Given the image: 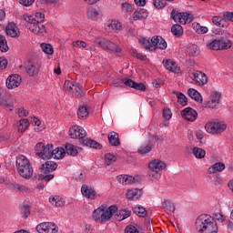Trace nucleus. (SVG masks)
I'll return each mask as SVG.
<instances>
[{"label":"nucleus","instance_id":"63","mask_svg":"<svg viewBox=\"0 0 233 233\" xmlns=\"http://www.w3.org/2000/svg\"><path fill=\"white\" fill-rule=\"evenodd\" d=\"M223 18L225 21H231V23H233V12H224Z\"/></svg>","mask_w":233,"mask_h":233},{"label":"nucleus","instance_id":"33","mask_svg":"<svg viewBox=\"0 0 233 233\" xmlns=\"http://www.w3.org/2000/svg\"><path fill=\"white\" fill-rule=\"evenodd\" d=\"M65 148H66V154L68 156H72L73 157H76V156H77L79 154L77 147H76V146H74V144L66 143L65 145Z\"/></svg>","mask_w":233,"mask_h":233},{"label":"nucleus","instance_id":"25","mask_svg":"<svg viewBox=\"0 0 233 233\" xmlns=\"http://www.w3.org/2000/svg\"><path fill=\"white\" fill-rule=\"evenodd\" d=\"M163 63H165V67L167 68V70H169V72H174L175 74H179L181 72V68L177 66V64H176V62L172 60H166V62L163 61Z\"/></svg>","mask_w":233,"mask_h":233},{"label":"nucleus","instance_id":"16","mask_svg":"<svg viewBox=\"0 0 233 233\" xmlns=\"http://www.w3.org/2000/svg\"><path fill=\"white\" fill-rule=\"evenodd\" d=\"M5 85L7 88H17L21 85V76L19 75L9 76L6 79Z\"/></svg>","mask_w":233,"mask_h":233},{"label":"nucleus","instance_id":"21","mask_svg":"<svg viewBox=\"0 0 233 233\" xmlns=\"http://www.w3.org/2000/svg\"><path fill=\"white\" fill-rule=\"evenodd\" d=\"M141 196H143V189L132 188L127 192V198L131 201H137Z\"/></svg>","mask_w":233,"mask_h":233},{"label":"nucleus","instance_id":"20","mask_svg":"<svg viewBox=\"0 0 233 233\" xmlns=\"http://www.w3.org/2000/svg\"><path fill=\"white\" fill-rule=\"evenodd\" d=\"M194 81L196 82V85L203 86V85H207V83H208V78L205 73L197 71L194 73Z\"/></svg>","mask_w":233,"mask_h":233},{"label":"nucleus","instance_id":"43","mask_svg":"<svg viewBox=\"0 0 233 233\" xmlns=\"http://www.w3.org/2000/svg\"><path fill=\"white\" fill-rule=\"evenodd\" d=\"M193 154H194L195 157H197V159H203V157H205L207 152L205 151V149H203L201 147H195L193 148Z\"/></svg>","mask_w":233,"mask_h":233},{"label":"nucleus","instance_id":"27","mask_svg":"<svg viewBox=\"0 0 233 233\" xmlns=\"http://www.w3.org/2000/svg\"><path fill=\"white\" fill-rule=\"evenodd\" d=\"M107 137L111 147H119V145H121V142L119 141V134L116 132H110Z\"/></svg>","mask_w":233,"mask_h":233},{"label":"nucleus","instance_id":"57","mask_svg":"<svg viewBox=\"0 0 233 233\" xmlns=\"http://www.w3.org/2000/svg\"><path fill=\"white\" fill-rule=\"evenodd\" d=\"M163 207L169 210V212H175L176 210V207H174V204L171 202H168L167 200H165L163 202Z\"/></svg>","mask_w":233,"mask_h":233},{"label":"nucleus","instance_id":"41","mask_svg":"<svg viewBox=\"0 0 233 233\" xmlns=\"http://www.w3.org/2000/svg\"><path fill=\"white\" fill-rule=\"evenodd\" d=\"M171 32L176 37H181V35L183 34V26L179 24H175L171 26Z\"/></svg>","mask_w":233,"mask_h":233},{"label":"nucleus","instance_id":"12","mask_svg":"<svg viewBox=\"0 0 233 233\" xmlns=\"http://www.w3.org/2000/svg\"><path fill=\"white\" fill-rule=\"evenodd\" d=\"M15 103V96H12L5 89H2V92L0 93V106H5V108H14Z\"/></svg>","mask_w":233,"mask_h":233},{"label":"nucleus","instance_id":"17","mask_svg":"<svg viewBox=\"0 0 233 233\" xmlns=\"http://www.w3.org/2000/svg\"><path fill=\"white\" fill-rule=\"evenodd\" d=\"M181 114L184 119H187V121H190L191 123L198 119V112L192 107H186Z\"/></svg>","mask_w":233,"mask_h":233},{"label":"nucleus","instance_id":"44","mask_svg":"<svg viewBox=\"0 0 233 233\" xmlns=\"http://www.w3.org/2000/svg\"><path fill=\"white\" fill-rule=\"evenodd\" d=\"M86 14H87V18L94 21V19H97V16L99 15V10L94 7H91L87 9Z\"/></svg>","mask_w":233,"mask_h":233},{"label":"nucleus","instance_id":"52","mask_svg":"<svg viewBox=\"0 0 233 233\" xmlns=\"http://www.w3.org/2000/svg\"><path fill=\"white\" fill-rule=\"evenodd\" d=\"M53 178H54V175L52 174L47 175V174L41 173L38 176L39 181H46V183H48V181H52Z\"/></svg>","mask_w":233,"mask_h":233},{"label":"nucleus","instance_id":"29","mask_svg":"<svg viewBox=\"0 0 233 233\" xmlns=\"http://www.w3.org/2000/svg\"><path fill=\"white\" fill-rule=\"evenodd\" d=\"M82 145H85L86 147H90V148H96L97 150H101V148H103V145H101L99 142L86 137L82 142Z\"/></svg>","mask_w":233,"mask_h":233},{"label":"nucleus","instance_id":"32","mask_svg":"<svg viewBox=\"0 0 233 233\" xmlns=\"http://www.w3.org/2000/svg\"><path fill=\"white\" fill-rule=\"evenodd\" d=\"M66 156V150L63 147H56V149L53 148L52 150V157L55 159H63Z\"/></svg>","mask_w":233,"mask_h":233},{"label":"nucleus","instance_id":"13","mask_svg":"<svg viewBox=\"0 0 233 233\" xmlns=\"http://www.w3.org/2000/svg\"><path fill=\"white\" fill-rule=\"evenodd\" d=\"M36 230L39 233H57L59 228L52 222H44L36 226Z\"/></svg>","mask_w":233,"mask_h":233},{"label":"nucleus","instance_id":"11","mask_svg":"<svg viewBox=\"0 0 233 233\" xmlns=\"http://www.w3.org/2000/svg\"><path fill=\"white\" fill-rule=\"evenodd\" d=\"M15 103V96H12L5 89H2V92L0 93V106H5V108H14Z\"/></svg>","mask_w":233,"mask_h":233},{"label":"nucleus","instance_id":"47","mask_svg":"<svg viewBox=\"0 0 233 233\" xmlns=\"http://www.w3.org/2000/svg\"><path fill=\"white\" fill-rule=\"evenodd\" d=\"M116 159H117V157H116L114 154L106 153L105 155V163H106V165H107V167H110V165H112V163H116Z\"/></svg>","mask_w":233,"mask_h":233},{"label":"nucleus","instance_id":"34","mask_svg":"<svg viewBox=\"0 0 233 233\" xmlns=\"http://www.w3.org/2000/svg\"><path fill=\"white\" fill-rule=\"evenodd\" d=\"M187 95L189 96V97H191V99L198 101V103H201L203 101V97H201V94L194 88H189L187 90Z\"/></svg>","mask_w":233,"mask_h":233},{"label":"nucleus","instance_id":"28","mask_svg":"<svg viewBox=\"0 0 233 233\" xmlns=\"http://www.w3.org/2000/svg\"><path fill=\"white\" fill-rule=\"evenodd\" d=\"M71 95L73 97H77L78 99L84 97L85 91H83V86H81L79 83H76L75 87H73V91L71 92Z\"/></svg>","mask_w":233,"mask_h":233},{"label":"nucleus","instance_id":"56","mask_svg":"<svg viewBox=\"0 0 233 233\" xmlns=\"http://www.w3.org/2000/svg\"><path fill=\"white\" fill-rule=\"evenodd\" d=\"M45 148V144L43 142H39L35 145V150L36 152V155L41 157V154H43V150Z\"/></svg>","mask_w":233,"mask_h":233},{"label":"nucleus","instance_id":"61","mask_svg":"<svg viewBox=\"0 0 233 233\" xmlns=\"http://www.w3.org/2000/svg\"><path fill=\"white\" fill-rule=\"evenodd\" d=\"M180 13L176 11V10H172L171 11V19H173L175 21V23H179V19H180Z\"/></svg>","mask_w":233,"mask_h":233},{"label":"nucleus","instance_id":"60","mask_svg":"<svg viewBox=\"0 0 233 233\" xmlns=\"http://www.w3.org/2000/svg\"><path fill=\"white\" fill-rule=\"evenodd\" d=\"M122 12H124L125 14H128V12H132V5L128 4V3H123L122 4Z\"/></svg>","mask_w":233,"mask_h":233},{"label":"nucleus","instance_id":"15","mask_svg":"<svg viewBox=\"0 0 233 233\" xmlns=\"http://www.w3.org/2000/svg\"><path fill=\"white\" fill-rule=\"evenodd\" d=\"M117 181L122 183V185H134L136 183H139L141 181V177H132L128 175H119L117 177Z\"/></svg>","mask_w":233,"mask_h":233},{"label":"nucleus","instance_id":"42","mask_svg":"<svg viewBox=\"0 0 233 233\" xmlns=\"http://www.w3.org/2000/svg\"><path fill=\"white\" fill-rule=\"evenodd\" d=\"M133 212L139 218H147L148 212L143 207H134Z\"/></svg>","mask_w":233,"mask_h":233},{"label":"nucleus","instance_id":"31","mask_svg":"<svg viewBox=\"0 0 233 233\" xmlns=\"http://www.w3.org/2000/svg\"><path fill=\"white\" fill-rule=\"evenodd\" d=\"M179 17L180 25H187V23H192L194 21V15L190 13H180Z\"/></svg>","mask_w":233,"mask_h":233},{"label":"nucleus","instance_id":"14","mask_svg":"<svg viewBox=\"0 0 233 233\" xmlns=\"http://www.w3.org/2000/svg\"><path fill=\"white\" fill-rule=\"evenodd\" d=\"M69 136L71 139H77L78 137L80 143H83L86 137V131L82 127L74 126L69 129Z\"/></svg>","mask_w":233,"mask_h":233},{"label":"nucleus","instance_id":"58","mask_svg":"<svg viewBox=\"0 0 233 233\" xmlns=\"http://www.w3.org/2000/svg\"><path fill=\"white\" fill-rule=\"evenodd\" d=\"M212 23L216 25L217 26L224 27L225 25H223V19L219 16H213L212 17Z\"/></svg>","mask_w":233,"mask_h":233},{"label":"nucleus","instance_id":"4","mask_svg":"<svg viewBox=\"0 0 233 233\" xmlns=\"http://www.w3.org/2000/svg\"><path fill=\"white\" fill-rule=\"evenodd\" d=\"M140 45L144 46L147 50H167V41L161 36H153L151 40L147 38L139 39Z\"/></svg>","mask_w":233,"mask_h":233},{"label":"nucleus","instance_id":"6","mask_svg":"<svg viewBox=\"0 0 233 233\" xmlns=\"http://www.w3.org/2000/svg\"><path fill=\"white\" fill-rule=\"evenodd\" d=\"M96 43L101 46L103 50H106V52H109L110 54L121 53V47L108 39L98 37L96 39Z\"/></svg>","mask_w":233,"mask_h":233},{"label":"nucleus","instance_id":"46","mask_svg":"<svg viewBox=\"0 0 233 233\" xmlns=\"http://www.w3.org/2000/svg\"><path fill=\"white\" fill-rule=\"evenodd\" d=\"M49 203H52V205H55V207H63V205H65V202L57 196L50 197Z\"/></svg>","mask_w":233,"mask_h":233},{"label":"nucleus","instance_id":"45","mask_svg":"<svg viewBox=\"0 0 233 233\" xmlns=\"http://www.w3.org/2000/svg\"><path fill=\"white\" fill-rule=\"evenodd\" d=\"M90 113H88V108H86V106H80L77 110V116L79 119H84V117H88Z\"/></svg>","mask_w":233,"mask_h":233},{"label":"nucleus","instance_id":"39","mask_svg":"<svg viewBox=\"0 0 233 233\" xmlns=\"http://www.w3.org/2000/svg\"><path fill=\"white\" fill-rule=\"evenodd\" d=\"M152 147H153L152 142L148 141L147 144H144L138 148V154H142V155L148 154V152L152 151Z\"/></svg>","mask_w":233,"mask_h":233},{"label":"nucleus","instance_id":"1","mask_svg":"<svg viewBox=\"0 0 233 233\" xmlns=\"http://www.w3.org/2000/svg\"><path fill=\"white\" fill-rule=\"evenodd\" d=\"M198 233H218V222L210 215L202 214L197 218L195 222Z\"/></svg>","mask_w":233,"mask_h":233},{"label":"nucleus","instance_id":"5","mask_svg":"<svg viewBox=\"0 0 233 233\" xmlns=\"http://www.w3.org/2000/svg\"><path fill=\"white\" fill-rule=\"evenodd\" d=\"M148 168V177L153 179H159L161 177L160 172L167 168V164L159 159H155L149 163Z\"/></svg>","mask_w":233,"mask_h":233},{"label":"nucleus","instance_id":"7","mask_svg":"<svg viewBox=\"0 0 233 233\" xmlns=\"http://www.w3.org/2000/svg\"><path fill=\"white\" fill-rule=\"evenodd\" d=\"M24 19L30 25L29 30H31L33 34H36V35H45V34H46V28L43 25L36 24L34 15H24Z\"/></svg>","mask_w":233,"mask_h":233},{"label":"nucleus","instance_id":"37","mask_svg":"<svg viewBox=\"0 0 233 233\" xmlns=\"http://www.w3.org/2000/svg\"><path fill=\"white\" fill-rule=\"evenodd\" d=\"M173 94L177 96V103L182 105V106H187L188 103V98L183 93H179L178 91H174Z\"/></svg>","mask_w":233,"mask_h":233},{"label":"nucleus","instance_id":"51","mask_svg":"<svg viewBox=\"0 0 233 233\" xmlns=\"http://www.w3.org/2000/svg\"><path fill=\"white\" fill-rule=\"evenodd\" d=\"M188 56H191V57H194L199 54V47L196 45H193L189 46L187 50Z\"/></svg>","mask_w":233,"mask_h":233},{"label":"nucleus","instance_id":"10","mask_svg":"<svg viewBox=\"0 0 233 233\" xmlns=\"http://www.w3.org/2000/svg\"><path fill=\"white\" fill-rule=\"evenodd\" d=\"M205 130L208 134H222L227 130V124L224 122H209L206 124Z\"/></svg>","mask_w":233,"mask_h":233},{"label":"nucleus","instance_id":"3","mask_svg":"<svg viewBox=\"0 0 233 233\" xmlns=\"http://www.w3.org/2000/svg\"><path fill=\"white\" fill-rule=\"evenodd\" d=\"M16 168L20 177H23V179H32L34 167L30 160L24 155H18L16 157Z\"/></svg>","mask_w":233,"mask_h":233},{"label":"nucleus","instance_id":"50","mask_svg":"<svg viewBox=\"0 0 233 233\" xmlns=\"http://www.w3.org/2000/svg\"><path fill=\"white\" fill-rule=\"evenodd\" d=\"M41 48L45 54H47L48 56H52L54 54V47H52V45L43 43L41 44Z\"/></svg>","mask_w":233,"mask_h":233},{"label":"nucleus","instance_id":"38","mask_svg":"<svg viewBox=\"0 0 233 233\" xmlns=\"http://www.w3.org/2000/svg\"><path fill=\"white\" fill-rule=\"evenodd\" d=\"M192 27L197 34H207L208 32V27L200 25L199 23H193Z\"/></svg>","mask_w":233,"mask_h":233},{"label":"nucleus","instance_id":"64","mask_svg":"<svg viewBox=\"0 0 233 233\" xmlns=\"http://www.w3.org/2000/svg\"><path fill=\"white\" fill-rule=\"evenodd\" d=\"M125 233H139V230L135 226H127L125 229Z\"/></svg>","mask_w":233,"mask_h":233},{"label":"nucleus","instance_id":"23","mask_svg":"<svg viewBox=\"0 0 233 233\" xmlns=\"http://www.w3.org/2000/svg\"><path fill=\"white\" fill-rule=\"evenodd\" d=\"M219 99H221V93L215 91L211 96L210 101L206 104V106L216 108L219 105Z\"/></svg>","mask_w":233,"mask_h":233},{"label":"nucleus","instance_id":"2","mask_svg":"<svg viewBox=\"0 0 233 233\" xmlns=\"http://www.w3.org/2000/svg\"><path fill=\"white\" fill-rule=\"evenodd\" d=\"M117 212V206L112 205L107 208L106 205H102L93 211V219L96 223H106Z\"/></svg>","mask_w":233,"mask_h":233},{"label":"nucleus","instance_id":"18","mask_svg":"<svg viewBox=\"0 0 233 233\" xmlns=\"http://www.w3.org/2000/svg\"><path fill=\"white\" fill-rule=\"evenodd\" d=\"M57 169V163L54 161H46V163L40 166L39 170L42 174H50Z\"/></svg>","mask_w":233,"mask_h":233},{"label":"nucleus","instance_id":"26","mask_svg":"<svg viewBox=\"0 0 233 233\" xmlns=\"http://www.w3.org/2000/svg\"><path fill=\"white\" fill-rule=\"evenodd\" d=\"M148 17V11L145 8H141L137 11H135L133 14L134 21H141V19H147Z\"/></svg>","mask_w":233,"mask_h":233},{"label":"nucleus","instance_id":"54","mask_svg":"<svg viewBox=\"0 0 233 233\" xmlns=\"http://www.w3.org/2000/svg\"><path fill=\"white\" fill-rule=\"evenodd\" d=\"M33 15L35 17V21L36 25H42L41 23H43V21H45V14H43V13H35Z\"/></svg>","mask_w":233,"mask_h":233},{"label":"nucleus","instance_id":"48","mask_svg":"<svg viewBox=\"0 0 233 233\" xmlns=\"http://www.w3.org/2000/svg\"><path fill=\"white\" fill-rule=\"evenodd\" d=\"M7 50H9V47L6 42V37H5L3 35H0V51L6 52Z\"/></svg>","mask_w":233,"mask_h":233},{"label":"nucleus","instance_id":"59","mask_svg":"<svg viewBox=\"0 0 233 233\" xmlns=\"http://www.w3.org/2000/svg\"><path fill=\"white\" fill-rule=\"evenodd\" d=\"M133 88L135 90H140V92H145V90H147V86H145L143 83L135 82Z\"/></svg>","mask_w":233,"mask_h":233},{"label":"nucleus","instance_id":"62","mask_svg":"<svg viewBox=\"0 0 233 233\" xmlns=\"http://www.w3.org/2000/svg\"><path fill=\"white\" fill-rule=\"evenodd\" d=\"M30 216V208L28 206H24L22 208V217L26 219Z\"/></svg>","mask_w":233,"mask_h":233},{"label":"nucleus","instance_id":"22","mask_svg":"<svg viewBox=\"0 0 233 233\" xmlns=\"http://www.w3.org/2000/svg\"><path fill=\"white\" fill-rule=\"evenodd\" d=\"M82 196L88 199H96V190L87 185H83L81 187Z\"/></svg>","mask_w":233,"mask_h":233},{"label":"nucleus","instance_id":"8","mask_svg":"<svg viewBox=\"0 0 233 233\" xmlns=\"http://www.w3.org/2000/svg\"><path fill=\"white\" fill-rule=\"evenodd\" d=\"M209 46L211 50H228L232 46V42L227 36H220L212 40Z\"/></svg>","mask_w":233,"mask_h":233},{"label":"nucleus","instance_id":"35","mask_svg":"<svg viewBox=\"0 0 233 233\" xmlns=\"http://www.w3.org/2000/svg\"><path fill=\"white\" fill-rule=\"evenodd\" d=\"M132 216V211L127 209H121L118 213L115 215L116 219L117 221H123V219H127V218H130Z\"/></svg>","mask_w":233,"mask_h":233},{"label":"nucleus","instance_id":"53","mask_svg":"<svg viewBox=\"0 0 233 233\" xmlns=\"http://www.w3.org/2000/svg\"><path fill=\"white\" fill-rule=\"evenodd\" d=\"M153 5L155 8H165L167 6V1L166 0H153Z\"/></svg>","mask_w":233,"mask_h":233},{"label":"nucleus","instance_id":"55","mask_svg":"<svg viewBox=\"0 0 233 233\" xmlns=\"http://www.w3.org/2000/svg\"><path fill=\"white\" fill-rule=\"evenodd\" d=\"M120 83H123L124 85H126V86H129V88H133L136 81H134L130 78L125 77V78L120 79Z\"/></svg>","mask_w":233,"mask_h":233},{"label":"nucleus","instance_id":"36","mask_svg":"<svg viewBox=\"0 0 233 233\" xmlns=\"http://www.w3.org/2000/svg\"><path fill=\"white\" fill-rule=\"evenodd\" d=\"M225 170V164L222 162H217L212 167L208 168L210 174H216V172H223Z\"/></svg>","mask_w":233,"mask_h":233},{"label":"nucleus","instance_id":"49","mask_svg":"<svg viewBox=\"0 0 233 233\" xmlns=\"http://www.w3.org/2000/svg\"><path fill=\"white\" fill-rule=\"evenodd\" d=\"M76 86V83L70 81V80H66L64 83V90L66 92H69V94H71V92H74V87Z\"/></svg>","mask_w":233,"mask_h":233},{"label":"nucleus","instance_id":"24","mask_svg":"<svg viewBox=\"0 0 233 233\" xmlns=\"http://www.w3.org/2000/svg\"><path fill=\"white\" fill-rule=\"evenodd\" d=\"M5 33L9 37H17L19 35V29L15 26V24L11 22L5 27Z\"/></svg>","mask_w":233,"mask_h":233},{"label":"nucleus","instance_id":"19","mask_svg":"<svg viewBox=\"0 0 233 233\" xmlns=\"http://www.w3.org/2000/svg\"><path fill=\"white\" fill-rule=\"evenodd\" d=\"M9 188H11V190H14L15 192H26L27 194H30V192H32V189L28 188V187L15 181L9 183Z\"/></svg>","mask_w":233,"mask_h":233},{"label":"nucleus","instance_id":"30","mask_svg":"<svg viewBox=\"0 0 233 233\" xmlns=\"http://www.w3.org/2000/svg\"><path fill=\"white\" fill-rule=\"evenodd\" d=\"M53 148L54 145L52 144H47L46 146H44V149L42 151V154L40 155V157H42V159H51Z\"/></svg>","mask_w":233,"mask_h":233},{"label":"nucleus","instance_id":"9","mask_svg":"<svg viewBox=\"0 0 233 233\" xmlns=\"http://www.w3.org/2000/svg\"><path fill=\"white\" fill-rule=\"evenodd\" d=\"M25 72L30 77H35L41 70V61L39 59H31L25 62Z\"/></svg>","mask_w":233,"mask_h":233},{"label":"nucleus","instance_id":"40","mask_svg":"<svg viewBox=\"0 0 233 233\" xmlns=\"http://www.w3.org/2000/svg\"><path fill=\"white\" fill-rule=\"evenodd\" d=\"M30 125V122L28 121V119L26 118H22L17 125V128H18V132H25V130H26V128H28Z\"/></svg>","mask_w":233,"mask_h":233}]
</instances>
